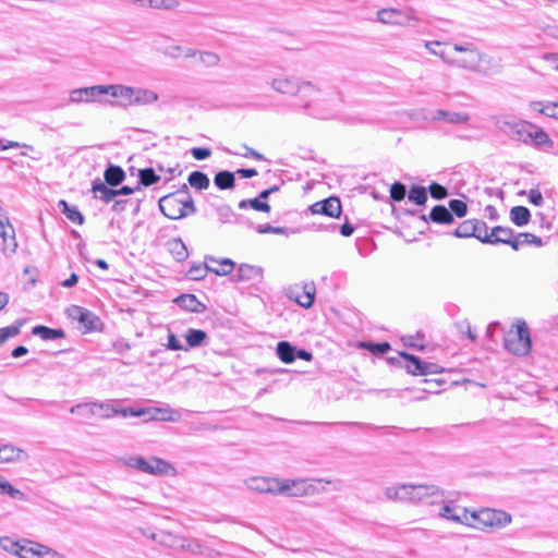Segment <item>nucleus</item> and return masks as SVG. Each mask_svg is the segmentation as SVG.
<instances>
[{
    "mask_svg": "<svg viewBox=\"0 0 558 558\" xmlns=\"http://www.w3.org/2000/svg\"><path fill=\"white\" fill-rule=\"evenodd\" d=\"M387 499L395 501L422 502L427 505L439 504L444 501V492L436 485H413L402 484L390 486L385 489Z\"/></svg>",
    "mask_w": 558,
    "mask_h": 558,
    "instance_id": "f257e3e1",
    "label": "nucleus"
},
{
    "mask_svg": "<svg viewBox=\"0 0 558 558\" xmlns=\"http://www.w3.org/2000/svg\"><path fill=\"white\" fill-rule=\"evenodd\" d=\"M158 206L160 211L169 219L178 220L185 218L196 211L193 197L186 184L178 191L162 196Z\"/></svg>",
    "mask_w": 558,
    "mask_h": 558,
    "instance_id": "f03ea898",
    "label": "nucleus"
},
{
    "mask_svg": "<svg viewBox=\"0 0 558 558\" xmlns=\"http://www.w3.org/2000/svg\"><path fill=\"white\" fill-rule=\"evenodd\" d=\"M484 53L473 43H456L451 45L449 64L471 72H478Z\"/></svg>",
    "mask_w": 558,
    "mask_h": 558,
    "instance_id": "7ed1b4c3",
    "label": "nucleus"
},
{
    "mask_svg": "<svg viewBox=\"0 0 558 558\" xmlns=\"http://www.w3.org/2000/svg\"><path fill=\"white\" fill-rule=\"evenodd\" d=\"M77 411L80 413H90L94 416L100 418H110L116 415H121L123 417L134 416L141 417L144 416L148 410H135L133 408H119L116 401L109 400L105 402H92L86 404H77L75 408L72 407V413Z\"/></svg>",
    "mask_w": 558,
    "mask_h": 558,
    "instance_id": "20e7f679",
    "label": "nucleus"
},
{
    "mask_svg": "<svg viewBox=\"0 0 558 558\" xmlns=\"http://www.w3.org/2000/svg\"><path fill=\"white\" fill-rule=\"evenodd\" d=\"M504 344L507 351L518 356H524L531 351L530 330L524 320L518 319L512 328L506 332Z\"/></svg>",
    "mask_w": 558,
    "mask_h": 558,
    "instance_id": "39448f33",
    "label": "nucleus"
},
{
    "mask_svg": "<svg viewBox=\"0 0 558 558\" xmlns=\"http://www.w3.org/2000/svg\"><path fill=\"white\" fill-rule=\"evenodd\" d=\"M121 462L128 468L155 476L166 475L174 471L171 463L157 457L145 459L141 456H128L122 458Z\"/></svg>",
    "mask_w": 558,
    "mask_h": 558,
    "instance_id": "423d86ee",
    "label": "nucleus"
},
{
    "mask_svg": "<svg viewBox=\"0 0 558 558\" xmlns=\"http://www.w3.org/2000/svg\"><path fill=\"white\" fill-rule=\"evenodd\" d=\"M469 515L473 523L468 526L480 530L501 529L511 522V515L508 512L490 508L472 511Z\"/></svg>",
    "mask_w": 558,
    "mask_h": 558,
    "instance_id": "0eeeda50",
    "label": "nucleus"
},
{
    "mask_svg": "<svg viewBox=\"0 0 558 558\" xmlns=\"http://www.w3.org/2000/svg\"><path fill=\"white\" fill-rule=\"evenodd\" d=\"M296 106L303 109L305 114L322 120L332 119L337 112L332 101L325 97L318 88L317 95L303 98L302 102Z\"/></svg>",
    "mask_w": 558,
    "mask_h": 558,
    "instance_id": "6e6552de",
    "label": "nucleus"
},
{
    "mask_svg": "<svg viewBox=\"0 0 558 558\" xmlns=\"http://www.w3.org/2000/svg\"><path fill=\"white\" fill-rule=\"evenodd\" d=\"M271 87L277 93L296 96L298 104H301L303 98L307 96L317 95V88L310 82H300L291 77H276L271 81Z\"/></svg>",
    "mask_w": 558,
    "mask_h": 558,
    "instance_id": "1a4fd4ad",
    "label": "nucleus"
},
{
    "mask_svg": "<svg viewBox=\"0 0 558 558\" xmlns=\"http://www.w3.org/2000/svg\"><path fill=\"white\" fill-rule=\"evenodd\" d=\"M279 495L287 497L312 496L318 492L317 486L306 478H280Z\"/></svg>",
    "mask_w": 558,
    "mask_h": 558,
    "instance_id": "9d476101",
    "label": "nucleus"
},
{
    "mask_svg": "<svg viewBox=\"0 0 558 558\" xmlns=\"http://www.w3.org/2000/svg\"><path fill=\"white\" fill-rule=\"evenodd\" d=\"M72 319L77 322L76 328L82 335L98 332L104 328L99 316L82 306L72 305Z\"/></svg>",
    "mask_w": 558,
    "mask_h": 558,
    "instance_id": "9b49d317",
    "label": "nucleus"
},
{
    "mask_svg": "<svg viewBox=\"0 0 558 558\" xmlns=\"http://www.w3.org/2000/svg\"><path fill=\"white\" fill-rule=\"evenodd\" d=\"M398 363L400 366L404 367L408 373L415 376L438 374L441 371V367L438 364L421 361L418 357L405 352H400L398 354Z\"/></svg>",
    "mask_w": 558,
    "mask_h": 558,
    "instance_id": "f8f14e48",
    "label": "nucleus"
},
{
    "mask_svg": "<svg viewBox=\"0 0 558 558\" xmlns=\"http://www.w3.org/2000/svg\"><path fill=\"white\" fill-rule=\"evenodd\" d=\"M377 20L384 24L402 26H414L417 23V19L414 15L393 8L379 10L377 12Z\"/></svg>",
    "mask_w": 558,
    "mask_h": 558,
    "instance_id": "ddd939ff",
    "label": "nucleus"
},
{
    "mask_svg": "<svg viewBox=\"0 0 558 558\" xmlns=\"http://www.w3.org/2000/svg\"><path fill=\"white\" fill-rule=\"evenodd\" d=\"M279 481V477L253 476L247 478L245 484L253 492L278 496L280 490Z\"/></svg>",
    "mask_w": 558,
    "mask_h": 558,
    "instance_id": "4468645a",
    "label": "nucleus"
},
{
    "mask_svg": "<svg viewBox=\"0 0 558 558\" xmlns=\"http://www.w3.org/2000/svg\"><path fill=\"white\" fill-rule=\"evenodd\" d=\"M0 236L2 239V252L9 256L15 253L17 242L15 240V231L10 223L9 218L0 211Z\"/></svg>",
    "mask_w": 558,
    "mask_h": 558,
    "instance_id": "2eb2a0df",
    "label": "nucleus"
},
{
    "mask_svg": "<svg viewBox=\"0 0 558 558\" xmlns=\"http://www.w3.org/2000/svg\"><path fill=\"white\" fill-rule=\"evenodd\" d=\"M470 511L458 505H444L439 510V517L459 524H472Z\"/></svg>",
    "mask_w": 558,
    "mask_h": 558,
    "instance_id": "dca6fc26",
    "label": "nucleus"
},
{
    "mask_svg": "<svg viewBox=\"0 0 558 558\" xmlns=\"http://www.w3.org/2000/svg\"><path fill=\"white\" fill-rule=\"evenodd\" d=\"M313 214H320L328 217L337 218L341 214V203L336 196H330L324 201L316 202L311 206Z\"/></svg>",
    "mask_w": 558,
    "mask_h": 558,
    "instance_id": "f3484780",
    "label": "nucleus"
},
{
    "mask_svg": "<svg viewBox=\"0 0 558 558\" xmlns=\"http://www.w3.org/2000/svg\"><path fill=\"white\" fill-rule=\"evenodd\" d=\"M148 412L145 415H150L154 420L165 422H178L181 420V411L171 409L170 407L165 408H148Z\"/></svg>",
    "mask_w": 558,
    "mask_h": 558,
    "instance_id": "a211bd4d",
    "label": "nucleus"
},
{
    "mask_svg": "<svg viewBox=\"0 0 558 558\" xmlns=\"http://www.w3.org/2000/svg\"><path fill=\"white\" fill-rule=\"evenodd\" d=\"M100 96H102L101 85L72 89V102L94 101Z\"/></svg>",
    "mask_w": 558,
    "mask_h": 558,
    "instance_id": "6ab92c4d",
    "label": "nucleus"
},
{
    "mask_svg": "<svg viewBox=\"0 0 558 558\" xmlns=\"http://www.w3.org/2000/svg\"><path fill=\"white\" fill-rule=\"evenodd\" d=\"M43 548H44L43 544L33 542L29 539H23V541H21L17 556L20 558H41L43 557Z\"/></svg>",
    "mask_w": 558,
    "mask_h": 558,
    "instance_id": "aec40b11",
    "label": "nucleus"
},
{
    "mask_svg": "<svg viewBox=\"0 0 558 558\" xmlns=\"http://www.w3.org/2000/svg\"><path fill=\"white\" fill-rule=\"evenodd\" d=\"M133 87L124 85H101V94L110 95L114 98L122 99L125 104L130 105L132 98Z\"/></svg>",
    "mask_w": 558,
    "mask_h": 558,
    "instance_id": "412c9836",
    "label": "nucleus"
},
{
    "mask_svg": "<svg viewBox=\"0 0 558 558\" xmlns=\"http://www.w3.org/2000/svg\"><path fill=\"white\" fill-rule=\"evenodd\" d=\"M207 260H208L207 269L210 272L218 275V276L229 275L232 272V270L234 268V263L229 258L218 260L214 257H209V258H207Z\"/></svg>",
    "mask_w": 558,
    "mask_h": 558,
    "instance_id": "4be33fe9",
    "label": "nucleus"
},
{
    "mask_svg": "<svg viewBox=\"0 0 558 558\" xmlns=\"http://www.w3.org/2000/svg\"><path fill=\"white\" fill-rule=\"evenodd\" d=\"M27 458L24 450L12 445L0 446V463H10Z\"/></svg>",
    "mask_w": 558,
    "mask_h": 558,
    "instance_id": "5701e85b",
    "label": "nucleus"
},
{
    "mask_svg": "<svg viewBox=\"0 0 558 558\" xmlns=\"http://www.w3.org/2000/svg\"><path fill=\"white\" fill-rule=\"evenodd\" d=\"M158 100V95L151 89L133 87L130 105H148Z\"/></svg>",
    "mask_w": 558,
    "mask_h": 558,
    "instance_id": "b1692460",
    "label": "nucleus"
},
{
    "mask_svg": "<svg viewBox=\"0 0 558 558\" xmlns=\"http://www.w3.org/2000/svg\"><path fill=\"white\" fill-rule=\"evenodd\" d=\"M434 120H445L450 124H464L470 120V116L465 112L439 109L435 112Z\"/></svg>",
    "mask_w": 558,
    "mask_h": 558,
    "instance_id": "393cba45",
    "label": "nucleus"
},
{
    "mask_svg": "<svg viewBox=\"0 0 558 558\" xmlns=\"http://www.w3.org/2000/svg\"><path fill=\"white\" fill-rule=\"evenodd\" d=\"M263 270L262 268L248 264H242L238 268L236 279L239 281H250V280H262Z\"/></svg>",
    "mask_w": 558,
    "mask_h": 558,
    "instance_id": "a878e982",
    "label": "nucleus"
},
{
    "mask_svg": "<svg viewBox=\"0 0 558 558\" xmlns=\"http://www.w3.org/2000/svg\"><path fill=\"white\" fill-rule=\"evenodd\" d=\"M302 293L293 295V291H290V298L301 305L302 307L308 308L312 306L315 296V286L313 283L304 284Z\"/></svg>",
    "mask_w": 558,
    "mask_h": 558,
    "instance_id": "bb28decb",
    "label": "nucleus"
},
{
    "mask_svg": "<svg viewBox=\"0 0 558 558\" xmlns=\"http://www.w3.org/2000/svg\"><path fill=\"white\" fill-rule=\"evenodd\" d=\"M174 302L183 310L192 313H201L204 305L197 300L194 294H182L178 296Z\"/></svg>",
    "mask_w": 558,
    "mask_h": 558,
    "instance_id": "cd10ccee",
    "label": "nucleus"
},
{
    "mask_svg": "<svg viewBox=\"0 0 558 558\" xmlns=\"http://www.w3.org/2000/svg\"><path fill=\"white\" fill-rule=\"evenodd\" d=\"M428 219L435 223L440 225H449L453 222V216L451 211L442 205H436L433 207L428 215Z\"/></svg>",
    "mask_w": 558,
    "mask_h": 558,
    "instance_id": "c85d7f7f",
    "label": "nucleus"
},
{
    "mask_svg": "<svg viewBox=\"0 0 558 558\" xmlns=\"http://www.w3.org/2000/svg\"><path fill=\"white\" fill-rule=\"evenodd\" d=\"M105 182L108 185L117 186L125 178V173L120 166L109 165L104 172Z\"/></svg>",
    "mask_w": 558,
    "mask_h": 558,
    "instance_id": "c756f323",
    "label": "nucleus"
},
{
    "mask_svg": "<svg viewBox=\"0 0 558 558\" xmlns=\"http://www.w3.org/2000/svg\"><path fill=\"white\" fill-rule=\"evenodd\" d=\"M148 537L162 546L178 549V544H179V538H180V536H178V535H174V534L166 532V531H159L156 533H151L150 535H148Z\"/></svg>",
    "mask_w": 558,
    "mask_h": 558,
    "instance_id": "7c9ffc66",
    "label": "nucleus"
},
{
    "mask_svg": "<svg viewBox=\"0 0 558 558\" xmlns=\"http://www.w3.org/2000/svg\"><path fill=\"white\" fill-rule=\"evenodd\" d=\"M92 190L96 198L106 203L114 201L118 196V192H114V189L108 187L104 182H94Z\"/></svg>",
    "mask_w": 558,
    "mask_h": 558,
    "instance_id": "2f4dec72",
    "label": "nucleus"
},
{
    "mask_svg": "<svg viewBox=\"0 0 558 558\" xmlns=\"http://www.w3.org/2000/svg\"><path fill=\"white\" fill-rule=\"evenodd\" d=\"M276 353L283 363H292L296 359L295 347L288 341L278 342Z\"/></svg>",
    "mask_w": 558,
    "mask_h": 558,
    "instance_id": "473e14b6",
    "label": "nucleus"
},
{
    "mask_svg": "<svg viewBox=\"0 0 558 558\" xmlns=\"http://www.w3.org/2000/svg\"><path fill=\"white\" fill-rule=\"evenodd\" d=\"M214 183L219 190H230L235 185L234 173L228 170L219 171L214 178Z\"/></svg>",
    "mask_w": 558,
    "mask_h": 558,
    "instance_id": "72a5a7b5",
    "label": "nucleus"
},
{
    "mask_svg": "<svg viewBox=\"0 0 558 558\" xmlns=\"http://www.w3.org/2000/svg\"><path fill=\"white\" fill-rule=\"evenodd\" d=\"M519 121L512 116H500L495 119V125L499 131L511 136Z\"/></svg>",
    "mask_w": 558,
    "mask_h": 558,
    "instance_id": "f704fd0d",
    "label": "nucleus"
},
{
    "mask_svg": "<svg viewBox=\"0 0 558 558\" xmlns=\"http://www.w3.org/2000/svg\"><path fill=\"white\" fill-rule=\"evenodd\" d=\"M530 107L533 111L558 120V102L544 104L542 101H533L531 102Z\"/></svg>",
    "mask_w": 558,
    "mask_h": 558,
    "instance_id": "c9c22d12",
    "label": "nucleus"
},
{
    "mask_svg": "<svg viewBox=\"0 0 558 558\" xmlns=\"http://www.w3.org/2000/svg\"><path fill=\"white\" fill-rule=\"evenodd\" d=\"M169 252L175 260L183 262L187 258L189 252L181 239H172L168 242Z\"/></svg>",
    "mask_w": 558,
    "mask_h": 558,
    "instance_id": "e433bc0d",
    "label": "nucleus"
},
{
    "mask_svg": "<svg viewBox=\"0 0 558 558\" xmlns=\"http://www.w3.org/2000/svg\"><path fill=\"white\" fill-rule=\"evenodd\" d=\"M532 126L533 124L532 123H529L526 121H523V120H520L518 123H517V126L512 133V135L510 136L512 140H515V141H521L523 143H530V140H531V130H532Z\"/></svg>",
    "mask_w": 558,
    "mask_h": 558,
    "instance_id": "4c0bfd02",
    "label": "nucleus"
},
{
    "mask_svg": "<svg viewBox=\"0 0 558 558\" xmlns=\"http://www.w3.org/2000/svg\"><path fill=\"white\" fill-rule=\"evenodd\" d=\"M32 333L40 337L43 340H54L65 337V333L62 329H53L41 325L35 326L32 330Z\"/></svg>",
    "mask_w": 558,
    "mask_h": 558,
    "instance_id": "58836bf2",
    "label": "nucleus"
},
{
    "mask_svg": "<svg viewBox=\"0 0 558 558\" xmlns=\"http://www.w3.org/2000/svg\"><path fill=\"white\" fill-rule=\"evenodd\" d=\"M530 218H531V213L524 206H514L510 210V219L518 227H523V226L527 225L530 221Z\"/></svg>",
    "mask_w": 558,
    "mask_h": 558,
    "instance_id": "ea45409f",
    "label": "nucleus"
},
{
    "mask_svg": "<svg viewBox=\"0 0 558 558\" xmlns=\"http://www.w3.org/2000/svg\"><path fill=\"white\" fill-rule=\"evenodd\" d=\"M512 230L510 228H505L501 226H497L493 228L490 231L489 238V244H497V243H504L508 244L510 242V238H512Z\"/></svg>",
    "mask_w": 558,
    "mask_h": 558,
    "instance_id": "a19ab883",
    "label": "nucleus"
},
{
    "mask_svg": "<svg viewBox=\"0 0 558 558\" xmlns=\"http://www.w3.org/2000/svg\"><path fill=\"white\" fill-rule=\"evenodd\" d=\"M207 339V333L204 331V330H201V329H194V328H190L186 330V333H185V340H186V343H187V349L189 348H197V347H201L205 343Z\"/></svg>",
    "mask_w": 558,
    "mask_h": 558,
    "instance_id": "79ce46f5",
    "label": "nucleus"
},
{
    "mask_svg": "<svg viewBox=\"0 0 558 558\" xmlns=\"http://www.w3.org/2000/svg\"><path fill=\"white\" fill-rule=\"evenodd\" d=\"M160 180V175L156 173L154 168H145L138 171V183L135 190H140L141 185L150 186Z\"/></svg>",
    "mask_w": 558,
    "mask_h": 558,
    "instance_id": "37998d69",
    "label": "nucleus"
},
{
    "mask_svg": "<svg viewBox=\"0 0 558 558\" xmlns=\"http://www.w3.org/2000/svg\"><path fill=\"white\" fill-rule=\"evenodd\" d=\"M187 182L192 187H194L198 191L208 189L209 183H210L207 174H205L202 171L191 172L187 178Z\"/></svg>",
    "mask_w": 558,
    "mask_h": 558,
    "instance_id": "c03bdc74",
    "label": "nucleus"
},
{
    "mask_svg": "<svg viewBox=\"0 0 558 558\" xmlns=\"http://www.w3.org/2000/svg\"><path fill=\"white\" fill-rule=\"evenodd\" d=\"M0 494L8 495L16 500H26L25 494L13 487L2 475H0Z\"/></svg>",
    "mask_w": 558,
    "mask_h": 558,
    "instance_id": "a18cd8bd",
    "label": "nucleus"
},
{
    "mask_svg": "<svg viewBox=\"0 0 558 558\" xmlns=\"http://www.w3.org/2000/svg\"><path fill=\"white\" fill-rule=\"evenodd\" d=\"M252 208L257 211L263 213H269L270 211V205L267 202H263L258 196L256 198L251 199H242L239 203V208L246 209Z\"/></svg>",
    "mask_w": 558,
    "mask_h": 558,
    "instance_id": "49530a36",
    "label": "nucleus"
},
{
    "mask_svg": "<svg viewBox=\"0 0 558 558\" xmlns=\"http://www.w3.org/2000/svg\"><path fill=\"white\" fill-rule=\"evenodd\" d=\"M178 549L186 550L192 554H203V545L196 541L180 536Z\"/></svg>",
    "mask_w": 558,
    "mask_h": 558,
    "instance_id": "de8ad7c7",
    "label": "nucleus"
},
{
    "mask_svg": "<svg viewBox=\"0 0 558 558\" xmlns=\"http://www.w3.org/2000/svg\"><path fill=\"white\" fill-rule=\"evenodd\" d=\"M425 48L433 54L439 57L449 64V59L451 54V48L449 50L441 48V43L439 41H426Z\"/></svg>",
    "mask_w": 558,
    "mask_h": 558,
    "instance_id": "09e8293b",
    "label": "nucleus"
},
{
    "mask_svg": "<svg viewBox=\"0 0 558 558\" xmlns=\"http://www.w3.org/2000/svg\"><path fill=\"white\" fill-rule=\"evenodd\" d=\"M531 135L530 143H533L536 146L551 145V141L547 133L534 124L531 130Z\"/></svg>",
    "mask_w": 558,
    "mask_h": 558,
    "instance_id": "8fccbe9b",
    "label": "nucleus"
},
{
    "mask_svg": "<svg viewBox=\"0 0 558 558\" xmlns=\"http://www.w3.org/2000/svg\"><path fill=\"white\" fill-rule=\"evenodd\" d=\"M489 234H490V232H488L487 225L482 220L474 219L473 236L478 239L483 243H489V241H490Z\"/></svg>",
    "mask_w": 558,
    "mask_h": 558,
    "instance_id": "3c124183",
    "label": "nucleus"
},
{
    "mask_svg": "<svg viewBox=\"0 0 558 558\" xmlns=\"http://www.w3.org/2000/svg\"><path fill=\"white\" fill-rule=\"evenodd\" d=\"M409 201L415 203L416 205H424L427 201V192L423 186H412L409 192Z\"/></svg>",
    "mask_w": 558,
    "mask_h": 558,
    "instance_id": "603ef678",
    "label": "nucleus"
},
{
    "mask_svg": "<svg viewBox=\"0 0 558 558\" xmlns=\"http://www.w3.org/2000/svg\"><path fill=\"white\" fill-rule=\"evenodd\" d=\"M453 234L457 238H470L474 234V219L473 220H465L462 223H460L457 229L454 230Z\"/></svg>",
    "mask_w": 558,
    "mask_h": 558,
    "instance_id": "864d4df0",
    "label": "nucleus"
},
{
    "mask_svg": "<svg viewBox=\"0 0 558 558\" xmlns=\"http://www.w3.org/2000/svg\"><path fill=\"white\" fill-rule=\"evenodd\" d=\"M448 209L451 211V214L456 215L459 218H462L468 213V206L461 199H451L449 201V207Z\"/></svg>",
    "mask_w": 558,
    "mask_h": 558,
    "instance_id": "5fc2aeb1",
    "label": "nucleus"
},
{
    "mask_svg": "<svg viewBox=\"0 0 558 558\" xmlns=\"http://www.w3.org/2000/svg\"><path fill=\"white\" fill-rule=\"evenodd\" d=\"M361 347L367 349L369 352L374 354H385L390 350V344L388 342H363Z\"/></svg>",
    "mask_w": 558,
    "mask_h": 558,
    "instance_id": "6e6d98bb",
    "label": "nucleus"
},
{
    "mask_svg": "<svg viewBox=\"0 0 558 558\" xmlns=\"http://www.w3.org/2000/svg\"><path fill=\"white\" fill-rule=\"evenodd\" d=\"M21 542H15L8 536L0 537V547L10 553L17 556L20 549Z\"/></svg>",
    "mask_w": 558,
    "mask_h": 558,
    "instance_id": "4d7b16f0",
    "label": "nucleus"
},
{
    "mask_svg": "<svg viewBox=\"0 0 558 558\" xmlns=\"http://www.w3.org/2000/svg\"><path fill=\"white\" fill-rule=\"evenodd\" d=\"M216 213L218 215V219L221 223H230L232 222V217L234 216L232 208L229 205H221L216 208Z\"/></svg>",
    "mask_w": 558,
    "mask_h": 558,
    "instance_id": "13d9d810",
    "label": "nucleus"
},
{
    "mask_svg": "<svg viewBox=\"0 0 558 558\" xmlns=\"http://www.w3.org/2000/svg\"><path fill=\"white\" fill-rule=\"evenodd\" d=\"M21 323L8 327L0 328V345L9 338L15 337L20 333Z\"/></svg>",
    "mask_w": 558,
    "mask_h": 558,
    "instance_id": "bf43d9fd",
    "label": "nucleus"
},
{
    "mask_svg": "<svg viewBox=\"0 0 558 558\" xmlns=\"http://www.w3.org/2000/svg\"><path fill=\"white\" fill-rule=\"evenodd\" d=\"M407 194V189L403 183L396 182L390 187V197L395 202H401Z\"/></svg>",
    "mask_w": 558,
    "mask_h": 558,
    "instance_id": "052dcab7",
    "label": "nucleus"
},
{
    "mask_svg": "<svg viewBox=\"0 0 558 558\" xmlns=\"http://www.w3.org/2000/svg\"><path fill=\"white\" fill-rule=\"evenodd\" d=\"M198 59L206 66H215L220 61V58L217 53L207 51H199Z\"/></svg>",
    "mask_w": 558,
    "mask_h": 558,
    "instance_id": "680f3d73",
    "label": "nucleus"
},
{
    "mask_svg": "<svg viewBox=\"0 0 558 558\" xmlns=\"http://www.w3.org/2000/svg\"><path fill=\"white\" fill-rule=\"evenodd\" d=\"M149 7L155 9H175L179 4L178 0H146Z\"/></svg>",
    "mask_w": 558,
    "mask_h": 558,
    "instance_id": "e2e57ef3",
    "label": "nucleus"
},
{
    "mask_svg": "<svg viewBox=\"0 0 558 558\" xmlns=\"http://www.w3.org/2000/svg\"><path fill=\"white\" fill-rule=\"evenodd\" d=\"M167 349L169 350H172V351H178V350H184V351H187V348L183 347V344L181 343V341L177 338V336L169 330L168 332V336H167Z\"/></svg>",
    "mask_w": 558,
    "mask_h": 558,
    "instance_id": "0e129e2a",
    "label": "nucleus"
},
{
    "mask_svg": "<svg viewBox=\"0 0 558 558\" xmlns=\"http://www.w3.org/2000/svg\"><path fill=\"white\" fill-rule=\"evenodd\" d=\"M429 193L435 199L445 198L448 194L447 189L438 183H432L429 185Z\"/></svg>",
    "mask_w": 558,
    "mask_h": 558,
    "instance_id": "69168bd1",
    "label": "nucleus"
},
{
    "mask_svg": "<svg viewBox=\"0 0 558 558\" xmlns=\"http://www.w3.org/2000/svg\"><path fill=\"white\" fill-rule=\"evenodd\" d=\"M207 265H208V260L205 263V266L198 265V266L191 267V269L189 270L191 278L194 280L204 278L206 272L209 271L207 269Z\"/></svg>",
    "mask_w": 558,
    "mask_h": 558,
    "instance_id": "338daca9",
    "label": "nucleus"
},
{
    "mask_svg": "<svg viewBox=\"0 0 558 558\" xmlns=\"http://www.w3.org/2000/svg\"><path fill=\"white\" fill-rule=\"evenodd\" d=\"M424 383L427 385V387L423 388V391L428 393H438L439 387L445 384L442 379H425Z\"/></svg>",
    "mask_w": 558,
    "mask_h": 558,
    "instance_id": "774afa93",
    "label": "nucleus"
}]
</instances>
